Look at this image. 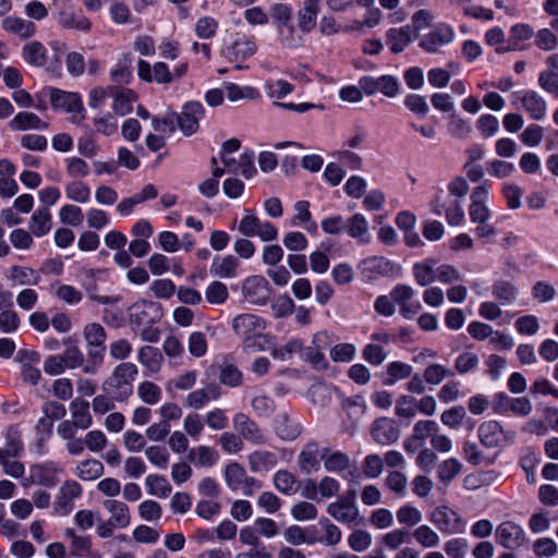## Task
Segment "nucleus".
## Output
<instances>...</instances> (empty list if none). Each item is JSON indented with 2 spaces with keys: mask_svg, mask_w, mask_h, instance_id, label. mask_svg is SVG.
I'll return each instance as SVG.
<instances>
[{
  "mask_svg": "<svg viewBox=\"0 0 558 558\" xmlns=\"http://www.w3.org/2000/svg\"><path fill=\"white\" fill-rule=\"evenodd\" d=\"M138 374L137 366L131 362L120 363L102 385L104 391L119 402L133 393V383Z\"/></svg>",
  "mask_w": 558,
  "mask_h": 558,
  "instance_id": "f257e3e1",
  "label": "nucleus"
},
{
  "mask_svg": "<svg viewBox=\"0 0 558 558\" xmlns=\"http://www.w3.org/2000/svg\"><path fill=\"white\" fill-rule=\"evenodd\" d=\"M238 230L244 236H258L264 242L274 241L278 236L277 228L269 221L260 220L252 210H246Z\"/></svg>",
  "mask_w": 558,
  "mask_h": 558,
  "instance_id": "f03ea898",
  "label": "nucleus"
},
{
  "mask_svg": "<svg viewBox=\"0 0 558 558\" xmlns=\"http://www.w3.org/2000/svg\"><path fill=\"white\" fill-rule=\"evenodd\" d=\"M63 470L54 462L48 461L43 464H34L29 468V474L22 482L24 487H29L33 484L46 487H53L60 481V475Z\"/></svg>",
  "mask_w": 558,
  "mask_h": 558,
  "instance_id": "7ed1b4c3",
  "label": "nucleus"
},
{
  "mask_svg": "<svg viewBox=\"0 0 558 558\" xmlns=\"http://www.w3.org/2000/svg\"><path fill=\"white\" fill-rule=\"evenodd\" d=\"M429 521L448 534H461L466 525L460 514L448 506L436 507L429 514Z\"/></svg>",
  "mask_w": 558,
  "mask_h": 558,
  "instance_id": "20e7f679",
  "label": "nucleus"
},
{
  "mask_svg": "<svg viewBox=\"0 0 558 558\" xmlns=\"http://www.w3.org/2000/svg\"><path fill=\"white\" fill-rule=\"evenodd\" d=\"M205 109L198 101H189L180 113H177V128L185 135L191 136L199 129V120L204 117Z\"/></svg>",
  "mask_w": 558,
  "mask_h": 558,
  "instance_id": "39448f33",
  "label": "nucleus"
},
{
  "mask_svg": "<svg viewBox=\"0 0 558 558\" xmlns=\"http://www.w3.org/2000/svg\"><path fill=\"white\" fill-rule=\"evenodd\" d=\"M106 338V330L100 324L90 323L85 326L84 339L87 342V355L95 363H102Z\"/></svg>",
  "mask_w": 558,
  "mask_h": 558,
  "instance_id": "423d86ee",
  "label": "nucleus"
},
{
  "mask_svg": "<svg viewBox=\"0 0 558 558\" xmlns=\"http://www.w3.org/2000/svg\"><path fill=\"white\" fill-rule=\"evenodd\" d=\"M16 362L20 364V375L24 384L36 386L41 379V372L38 368L40 355L36 351L20 350L16 354Z\"/></svg>",
  "mask_w": 558,
  "mask_h": 558,
  "instance_id": "0eeeda50",
  "label": "nucleus"
},
{
  "mask_svg": "<svg viewBox=\"0 0 558 558\" xmlns=\"http://www.w3.org/2000/svg\"><path fill=\"white\" fill-rule=\"evenodd\" d=\"M160 305L153 301L141 300L133 303L129 308L131 325L137 327L149 325L161 317Z\"/></svg>",
  "mask_w": 558,
  "mask_h": 558,
  "instance_id": "6e6552de",
  "label": "nucleus"
},
{
  "mask_svg": "<svg viewBox=\"0 0 558 558\" xmlns=\"http://www.w3.org/2000/svg\"><path fill=\"white\" fill-rule=\"evenodd\" d=\"M242 294L252 304L264 305L270 298L271 289L265 277L255 275L244 280Z\"/></svg>",
  "mask_w": 558,
  "mask_h": 558,
  "instance_id": "1a4fd4ad",
  "label": "nucleus"
},
{
  "mask_svg": "<svg viewBox=\"0 0 558 558\" xmlns=\"http://www.w3.org/2000/svg\"><path fill=\"white\" fill-rule=\"evenodd\" d=\"M327 512L337 521L342 523H352L359 518V509L355 505V492L351 490L347 495L331 502Z\"/></svg>",
  "mask_w": 558,
  "mask_h": 558,
  "instance_id": "9d476101",
  "label": "nucleus"
},
{
  "mask_svg": "<svg viewBox=\"0 0 558 558\" xmlns=\"http://www.w3.org/2000/svg\"><path fill=\"white\" fill-rule=\"evenodd\" d=\"M359 84L368 96L380 92L387 97H395L399 92V82L392 75H381L379 77L365 75L360 78Z\"/></svg>",
  "mask_w": 558,
  "mask_h": 558,
  "instance_id": "9b49d317",
  "label": "nucleus"
},
{
  "mask_svg": "<svg viewBox=\"0 0 558 558\" xmlns=\"http://www.w3.org/2000/svg\"><path fill=\"white\" fill-rule=\"evenodd\" d=\"M495 537L497 543L507 549H517L525 541L522 527L511 521H505L499 524L496 529Z\"/></svg>",
  "mask_w": 558,
  "mask_h": 558,
  "instance_id": "f8f14e48",
  "label": "nucleus"
},
{
  "mask_svg": "<svg viewBox=\"0 0 558 558\" xmlns=\"http://www.w3.org/2000/svg\"><path fill=\"white\" fill-rule=\"evenodd\" d=\"M137 75L148 83L170 84L173 81V75L165 62H156L150 65L147 61L140 60L137 62Z\"/></svg>",
  "mask_w": 558,
  "mask_h": 558,
  "instance_id": "ddd939ff",
  "label": "nucleus"
},
{
  "mask_svg": "<svg viewBox=\"0 0 558 558\" xmlns=\"http://www.w3.org/2000/svg\"><path fill=\"white\" fill-rule=\"evenodd\" d=\"M82 494V486L74 480L65 481L59 488L54 509L60 514H69L73 509V500Z\"/></svg>",
  "mask_w": 558,
  "mask_h": 558,
  "instance_id": "4468645a",
  "label": "nucleus"
},
{
  "mask_svg": "<svg viewBox=\"0 0 558 558\" xmlns=\"http://www.w3.org/2000/svg\"><path fill=\"white\" fill-rule=\"evenodd\" d=\"M233 427L247 441L262 445L266 437L258 425L244 413H236L233 416Z\"/></svg>",
  "mask_w": 558,
  "mask_h": 558,
  "instance_id": "2eb2a0df",
  "label": "nucleus"
},
{
  "mask_svg": "<svg viewBox=\"0 0 558 558\" xmlns=\"http://www.w3.org/2000/svg\"><path fill=\"white\" fill-rule=\"evenodd\" d=\"M514 96L520 100L523 109L529 113L531 119L539 121L546 116L547 104L537 92L527 90L524 93H515Z\"/></svg>",
  "mask_w": 558,
  "mask_h": 558,
  "instance_id": "dca6fc26",
  "label": "nucleus"
},
{
  "mask_svg": "<svg viewBox=\"0 0 558 558\" xmlns=\"http://www.w3.org/2000/svg\"><path fill=\"white\" fill-rule=\"evenodd\" d=\"M374 440L380 445H390L400 437V430L393 420L380 417L376 420L371 429Z\"/></svg>",
  "mask_w": 558,
  "mask_h": 558,
  "instance_id": "f3484780",
  "label": "nucleus"
},
{
  "mask_svg": "<svg viewBox=\"0 0 558 558\" xmlns=\"http://www.w3.org/2000/svg\"><path fill=\"white\" fill-rule=\"evenodd\" d=\"M221 397V389L217 384H209L204 388L196 389L184 398L185 408L199 410L210 401Z\"/></svg>",
  "mask_w": 558,
  "mask_h": 558,
  "instance_id": "a211bd4d",
  "label": "nucleus"
},
{
  "mask_svg": "<svg viewBox=\"0 0 558 558\" xmlns=\"http://www.w3.org/2000/svg\"><path fill=\"white\" fill-rule=\"evenodd\" d=\"M453 39V31L447 25H438L430 33L425 35L420 46L428 52H438L440 48Z\"/></svg>",
  "mask_w": 558,
  "mask_h": 558,
  "instance_id": "6ab92c4d",
  "label": "nucleus"
},
{
  "mask_svg": "<svg viewBox=\"0 0 558 558\" xmlns=\"http://www.w3.org/2000/svg\"><path fill=\"white\" fill-rule=\"evenodd\" d=\"M265 328V320L250 313L240 314L232 320V329L238 336L243 338L257 333Z\"/></svg>",
  "mask_w": 558,
  "mask_h": 558,
  "instance_id": "aec40b11",
  "label": "nucleus"
},
{
  "mask_svg": "<svg viewBox=\"0 0 558 558\" xmlns=\"http://www.w3.org/2000/svg\"><path fill=\"white\" fill-rule=\"evenodd\" d=\"M327 347V335L325 332L315 333L313 337L312 345L302 351L304 360L310 362L313 366L320 368L326 366L323 350Z\"/></svg>",
  "mask_w": 558,
  "mask_h": 558,
  "instance_id": "412c9836",
  "label": "nucleus"
},
{
  "mask_svg": "<svg viewBox=\"0 0 558 558\" xmlns=\"http://www.w3.org/2000/svg\"><path fill=\"white\" fill-rule=\"evenodd\" d=\"M2 28L22 39H28L36 33V25L17 16H7L1 21Z\"/></svg>",
  "mask_w": 558,
  "mask_h": 558,
  "instance_id": "4be33fe9",
  "label": "nucleus"
},
{
  "mask_svg": "<svg viewBox=\"0 0 558 558\" xmlns=\"http://www.w3.org/2000/svg\"><path fill=\"white\" fill-rule=\"evenodd\" d=\"M50 100L54 107L62 108L68 112L81 113L83 111V104L78 94L53 89L50 94Z\"/></svg>",
  "mask_w": 558,
  "mask_h": 558,
  "instance_id": "5701e85b",
  "label": "nucleus"
},
{
  "mask_svg": "<svg viewBox=\"0 0 558 558\" xmlns=\"http://www.w3.org/2000/svg\"><path fill=\"white\" fill-rule=\"evenodd\" d=\"M478 437L484 446L495 448L502 441L504 432L498 422L488 421L480 425Z\"/></svg>",
  "mask_w": 558,
  "mask_h": 558,
  "instance_id": "b1692460",
  "label": "nucleus"
},
{
  "mask_svg": "<svg viewBox=\"0 0 558 558\" xmlns=\"http://www.w3.org/2000/svg\"><path fill=\"white\" fill-rule=\"evenodd\" d=\"M276 434L283 440H294L301 434V424L295 417L281 414L276 421Z\"/></svg>",
  "mask_w": 558,
  "mask_h": 558,
  "instance_id": "393cba45",
  "label": "nucleus"
},
{
  "mask_svg": "<svg viewBox=\"0 0 558 558\" xmlns=\"http://www.w3.org/2000/svg\"><path fill=\"white\" fill-rule=\"evenodd\" d=\"M109 93L113 96V110L119 116H125L131 112L132 104L136 99V95L131 89H121L110 86Z\"/></svg>",
  "mask_w": 558,
  "mask_h": 558,
  "instance_id": "a878e982",
  "label": "nucleus"
},
{
  "mask_svg": "<svg viewBox=\"0 0 558 558\" xmlns=\"http://www.w3.org/2000/svg\"><path fill=\"white\" fill-rule=\"evenodd\" d=\"M387 38L388 44L390 45V49L395 53L403 51L409 43L415 39L412 27L410 25H405L401 28L389 29L387 33Z\"/></svg>",
  "mask_w": 558,
  "mask_h": 558,
  "instance_id": "bb28decb",
  "label": "nucleus"
},
{
  "mask_svg": "<svg viewBox=\"0 0 558 558\" xmlns=\"http://www.w3.org/2000/svg\"><path fill=\"white\" fill-rule=\"evenodd\" d=\"M319 12V0H306L303 8L299 11V27L303 33L311 32L316 25L317 14Z\"/></svg>",
  "mask_w": 558,
  "mask_h": 558,
  "instance_id": "cd10ccee",
  "label": "nucleus"
},
{
  "mask_svg": "<svg viewBox=\"0 0 558 558\" xmlns=\"http://www.w3.org/2000/svg\"><path fill=\"white\" fill-rule=\"evenodd\" d=\"M218 452L208 446L201 445L189 451L187 459L196 466L210 468L218 461Z\"/></svg>",
  "mask_w": 558,
  "mask_h": 558,
  "instance_id": "c85d7f7f",
  "label": "nucleus"
},
{
  "mask_svg": "<svg viewBox=\"0 0 558 558\" xmlns=\"http://www.w3.org/2000/svg\"><path fill=\"white\" fill-rule=\"evenodd\" d=\"M239 259L233 255L225 257H216L213 260L210 272L220 278H234L236 276V268Z\"/></svg>",
  "mask_w": 558,
  "mask_h": 558,
  "instance_id": "c756f323",
  "label": "nucleus"
},
{
  "mask_svg": "<svg viewBox=\"0 0 558 558\" xmlns=\"http://www.w3.org/2000/svg\"><path fill=\"white\" fill-rule=\"evenodd\" d=\"M351 238L359 239L360 242L369 241L368 222L362 214H354L345 221L344 226Z\"/></svg>",
  "mask_w": 558,
  "mask_h": 558,
  "instance_id": "7c9ffc66",
  "label": "nucleus"
},
{
  "mask_svg": "<svg viewBox=\"0 0 558 558\" xmlns=\"http://www.w3.org/2000/svg\"><path fill=\"white\" fill-rule=\"evenodd\" d=\"M10 128L13 130L25 131V130H39L47 129L48 123L40 120V118L28 111L17 113L11 121Z\"/></svg>",
  "mask_w": 558,
  "mask_h": 558,
  "instance_id": "2f4dec72",
  "label": "nucleus"
},
{
  "mask_svg": "<svg viewBox=\"0 0 558 558\" xmlns=\"http://www.w3.org/2000/svg\"><path fill=\"white\" fill-rule=\"evenodd\" d=\"M104 464L97 459L81 461L75 468V475L82 481H95L104 474Z\"/></svg>",
  "mask_w": 558,
  "mask_h": 558,
  "instance_id": "473e14b6",
  "label": "nucleus"
},
{
  "mask_svg": "<svg viewBox=\"0 0 558 558\" xmlns=\"http://www.w3.org/2000/svg\"><path fill=\"white\" fill-rule=\"evenodd\" d=\"M132 56L124 53L114 69L110 71L111 81L119 85H126L133 77L132 73Z\"/></svg>",
  "mask_w": 558,
  "mask_h": 558,
  "instance_id": "72a5a7b5",
  "label": "nucleus"
},
{
  "mask_svg": "<svg viewBox=\"0 0 558 558\" xmlns=\"http://www.w3.org/2000/svg\"><path fill=\"white\" fill-rule=\"evenodd\" d=\"M51 215L47 208H38L31 217L29 230L38 238L51 230Z\"/></svg>",
  "mask_w": 558,
  "mask_h": 558,
  "instance_id": "f704fd0d",
  "label": "nucleus"
},
{
  "mask_svg": "<svg viewBox=\"0 0 558 558\" xmlns=\"http://www.w3.org/2000/svg\"><path fill=\"white\" fill-rule=\"evenodd\" d=\"M106 509L111 513L109 519L112 524L118 527H126L131 522L129 507L119 500H107L105 501Z\"/></svg>",
  "mask_w": 558,
  "mask_h": 558,
  "instance_id": "c9c22d12",
  "label": "nucleus"
},
{
  "mask_svg": "<svg viewBox=\"0 0 558 558\" xmlns=\"http://www.w3.org/2000/svg\"><path fill=\"white\" fill-rule=\"evenodd\" d=\"M320 459L324 461V466L328 472H341L350 465L348 454L341 451L325 449L320 454Z\"/></svg>",
  "mask_w": 558,
  "mask_h": 558,
  "instance_id": "e433bc0d",
  "label": "nucleus"
},
{
  "mask_svg": "<svg viewBox=\"0 0 558 558\" xmlns=\"http://www.w3.org/2000/svg\"><path fill=\"white\" fill-rule=\"evenodd\" d=\"M248 463L253 472H267L277 464V457L270 451L257 450L248 456Z\"/></svg>",
  "mask_w": 558,
  "mask_h": 558,
  "instance_id": "4c0bfd02",
  "label": "nucleus"
},
{
  "mask_svg": "<svg viewBox=\"0 0 558 558\" xmlns=\"http://www.w3.org/2000/svg\"><path fill=\"white\" fill-rule=\"evenodd\" d=\"M138 361L150 373L159 372L163 357L159 349L145 345L138 350Z\"/></svg>",
  "mask_w": 558,
  "mask_h": 558,
  "instance_id": "58836bf2",
  "label": "nucleus"
},
{
  "mask_svg": "<svg viewBox=\"0 0 558 558\" xmlns=\"http://www.w3.org/2000/svg\"><path fill=\"white\" fill-rule=\"evenodd\" d=\"M22 56L27 63L35 66H43L47 62V49L37 40L26 44Z\"/></svg>",
  "mask_w": 558,
  "mask_h": 558,
  "instance_id": "ea45409f",
  "label": "nucleus"
},
{
  "mask_svg": "<svg viewBox=\"0 0 558 558\" xmlns=\"http://www.w3.org/2000/svg\"><path fill=\"white\" fill-rule=\"evenodd\" d=\"M435 263L430 259L416 263L413 266V276L421 287H426L436 281Z\"/></svg>",
  "mask_w": 558,
  "mask_h": 558,
  "instance_id": "a19ab883",
  "label": "nucleus"
},
{
  "mask_svg": "<svg viewBox=\"0 0 558 558\" xmlns=\"http://www.w3.org/2000/svg\"><path fill=\"white\" fill-rule=\"evenodd\" d=\"M72 422L81 429H87L93 422L89 413V404L86 401H73L71 403Z\"/></svg>",
  "mask_w": 558,
  "mask_h": 558,
  "instance_id": "79ce46f5",
  "label": "nucleus"
},
{
  "mask_svg": "<svg viewBox=\"0 0 558 558\" xmlns=\"http://www.w3.org/2000/svg\"><path fill=\"white\" fill-rule=\"evenodd\" d=\"M219 381L222 385L235 388L242 385V372L231 363H222L219 366Z\"/></svg>",
  "mask_w": 558,
  "mask_h": 558,
  "instance_id": "37998d69",
  "label": "nucleus"
},
{
  "mask_svg": "<svg viewBox=\"0 0 558 558\" xmlns=\"http://www.w3.org/2000/svg\"><path fill=\"white\" fill-rule=\"evenodd\" d=\"M492 293L501 304H509L515 300L517 288L511 281L497 280L492 287Z\"/></svg>",
  "mask_w": 558,
  "mask_h": 558,
  "instance_id": "c03bdc74",
  "label": "nucleus"
},
{
  "mask_svg": "<svg viewBox=\"0 0 558 558\" xmlns=\"http://www.w3.org/2000/svg\"><path fill=\"white\" fill-rule=\"evenodd\" d=\"M284 541L292 546H300L302 544H314L318 541L312 535H307L306 531L299 525H290L283 531Z\"/></svg>",
  "mask_w": 558,
  "mask_h": 558,
  "instance_id": "a18cd8bd",
  "label": "nucleus"
},
{
  "mask_svg": "<svg viewBox=\"0 0 558 558\" xmlns=\"http://www.w3.org/2000/svg\"><path fill=\"white\" fill-rule=\"evenodd\" d=\"M9 278L21 286H36L40 280L39 275L34 269L23 266L11 267Z\"/></svg>",
  "mask_w": 558,
  "mask_h": 558,
  "instance_id": "49530a36",
  "label": "nucleus"
},
{
  "mask_svg": "<svg viewBox=\"0 0 558 558\" xmlns=\"http://www.w3.org/2000/svg\"><path fill=\"white\" fill-rule=\"evenodd\" d=\"M318 446L314 442L308 444L299 456V465L303 472L308 474L318 465Z\"/></svg>",
  "mask_w": 558,
  "mask_h": 558,
  "instance_id": "de8ad7c7",
  "label": "nucleus"
},
{
  "mask_svg": "<svg viewBox=\"0 0 558 558\" xmlns=\"http://www.w3.org/2000/svg\"><path fill=\"white\" fill-rule=\"evenodd\" d=\"M296 477L287 470H280L276 472L274 476V485L279 492L286 495L296 493Z\"/></svg>",
  "mask_w": 558,
  "mask_h": 558,
  "instance_id": "09e8293b",
  "label": "nucleus"
},
{
  "mask_svg": "<svg viewBox=\"0 0 558 558\" xmlns=\"http://www.w3.org/2000/svg\"><path fill=\"white\" fill-rule=\"evenodd\" d=\"M59 23L70 29L88 31L90 28V22L78 14L71 11H61L59 14Z\"/></svg>",
  "mask_w": 558,
  "mask_h": 558,
  "instance_id": "8fccbe9b",
  "label": "nucleus"
},
{
  "mask_svg": "<svg viewBox=\"0 0 558 558\" xmlns=\"http://www.w3.org/2000/svg\"><path fill=\"white\" fill-rule=\"evenodd\" d=\"M413 537L424 548L436 547L439 544V535L428 525H420L413 531Z\"/></svg>",
  "mask_w": 558,
  "mask_h": 558,
  "instance_id": "3c124183",
  "label": "nucleus"
},
{
  "mask_svg": "<svg viewBox=\"0 0 558 558\" xmlns=\"http://www.w3.org/2000/svg\"><path fill=\"white\" fill-rule=\"evenodd\" d=\"M246 471L236 462H232L226 466L225 477L229 488L235 490L245 481Z\"/></svg>",
  "mask_w": 558,
  "mask_h": 558,
  "instance_id": "603ef678",
  "label": "nucleus"
},
{
  "mask_svg": "<svg viewBox=\"0 0 558 558\" xmlns=\"http://www.w3.org/2000/svg\"><path fill=\"white\" fill-rule=\"evenodd\" d=\"M161 389L153 381H143L137 388L140 399L146 404H156L161 399Z\"/></svg>",
  "mask_w": 558,
  "mask_h": 558,
  "instance_id": "864d4df0",
  "label": "nucleus"
},
{
  "mask_svg": "<svg viewBox=\"0 0 558 558\" xmlns=\"http://www.w3.org/2000/svg\"><path fill=\"white\" fill-rule=\"evenodd\" d=\"M66 197L76 203H87L90 198V189L82 181H74L65 186Z\"/></svg>",
  "mask_w": 558,
  "mask_h": 558,
  "instance_id": "5fc2aeb1",
  "label": "nucleus"
},
{
  "mask_svg": "<svg viewBox=\"0 0 558 558\" xmlns=\"http://www.w3.org/2000/svg\"><path fill=\"white\" fill-rule=\"evenodd\" d=\"M462 469V464L456 458H450L442 461L438 465L437 474L441 482L449 483L451 482Z\"/></svg>",
  "mask_w": 558,
  "mask_h": 558,
  "instance_id": "6e6d98bb",
  "label": "nucleus"
},
{
  "mask_svg": "<svg viewBox=\"0 0 558 558\" xmlns=\"http://www.w3.org/2000/svg\"><path fill=\"white\" fill-rule=\"evenodd\" d=\"M412 366L403 362H392L387 367L388 378L385 380L386 385H393L397 380L404 379L411 376Z\"/></svg>",
  "mask_w": 558,
  "mask_h": 558,
  "instance_id": "4d7b16f0",
  "label": "nucleus"
},
{
  "mask_svg": "<svg viewBox=\"0 0 558 558\" xmlns=\"http://www.w3.org/2000/svg\"><path fill=\"white\" fill-rule=\"evenodd\" d=\"M229 296L228 289L225 283L220 281L211 282L206 291L205 298L210 304L220 305L223 304Z\"/></svg>",
  "mask_w": 558,
  "mask_h": 558,
  "instance_id": "13d9d810",
  "label": "nucleus"
},
{
  "mask_svg": "<svg viewBox=\"0 0 558 558\" xmlns=\"http://www.w3.org/2000/svg\"><path fill=\"white\" fill-rule=\"evenodd\" d=\"M218 22L211 16H203L196 21L195 33L201 39H211L216 36Z\"/></svg>",
  "mask_w": 558,
  "mask_h": 558,
  "instance_id": "bf43d9fd",
  "label": "nucleus"
},
{
  "mask_svg": "<svg viewBox=\"0 0 558 558\" xmlns=\"http://www.w3.org/2000/svg\"><path fill=\"white\" fill-rule=\"evenodd\" d=\"M308 398L313 404L325 407L330 401L331 389L322 383L314 384L308 389Z\"/></svg>",
  "mask_w": 558,
  "mask_h": 558,
  "instance_id": "052dcab7",
  "label": "nucleus"
},
{
  "mask_svg": "<svg viewBox=\"0 0 558 558\" xmlns=\"http://www.w3.org/2000/svg\"><path fill=\"white\" fill-rule=\"evenodd\" d=\"M269 343L268 336L257 332L243 338L242 350L246 353H255L265 350Z\"/></svg>",
  "mask_w": 558,
  "mask_h": 558,
  "instance_id": "680f3d73",
  "label": "nucleus"
},
{
  "mask_svg": "<svg viewBox=\"0 0 558 558\" xmlns=\"http://www.w3.org/2000/svg\"><path fill=\"white\" fill-rule=\"evenodd\" d=\"M205 423L198 413H190L184 417V433L193 439H198L204 430Z\"/></svg>",
  "mask_w": 558,
  "mask_h": 558,
  "instance_id": "e2e57ef3",
  "label": "nucleus"
},
{
  "mask_svg": "<svg viewBox=\"0 0 558 558\" xmlns=\"http://www.w3.org/2000/svg\"><path fill=\"white\" fill-rule=\"evenodd\" d=\"M278 33L283 47L292 49L302 45V38L295 33L294 26L291 23L278 26Z\"/></svg>",
  "mask_w": 558,
  "mask_h": 558,
  "instance_id": "0e129e2a",
  "label": "nucleus"
},
{
  "mask_svg": "<svg viewBox=\"0 0 558 558\" xmlns=\"http://www.w3.org/2000/svg\"><path fill=\"white\" fill-rule=\"evenodd\" d=\"M438 429V424L435 421L421 420L414 424L412 434L414 435V438H417L423 442L427 438L432 439Z\"/></svg>",
  "mask_w": 558,
  "mask_h": 558,
  "instance_id": "69168bd1",
  "label": "nucleus"
},
{
  "mask_svg": "<svg viewBox=\"0 0 558 558\" xmlns=\"http://www.w3.org/2000/svg\"><path fill=\"white\" fill-rule=\"evenodd\" d=\"M235 60H246L256 52V44L248 39H238L230 48Z\"/></svg>",
  "mask_w": 558,
  "mask_h": 558,
  "instance_id": "338daca9",
  "label": "nucleus"
},
{
  "mask_svg": "<svg viewBox=\"0 0 558 558\" xmlns=\"http://www.w3.org/2000/svg\"><path fill=\"white\" fill-rule=\"evenodd\" d=\"M534 44L541 50L551 51L558 47V37L549 28H542L535 34Z\"/></svg>",
  "mask_w": 558,
  "mask_h": 558,
  "instance_id": "774afa93",
  "label": "nucleus"
}]
</instances>
